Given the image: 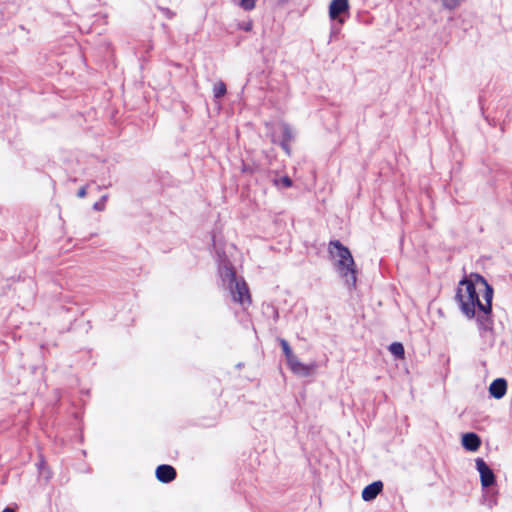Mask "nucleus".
<instances>
[{"mask_svg":"<svg viewBox=\"0 0 512 512\" xmlns=\"http://www.w3.org/2000/svg\"><path fill=\"white\" fill-rule=\"evenodd\" d=\"M86 194H87V190H86V187H85V186H84V187H81V188L78 190V192H77V196H78L79 198H84V197L86 196Z\"/></svg>","mask_w":512,"mask_h":512,"instance_id":"aec40b11","label":"nucleus"},{"mask_svg":"<svg viewBox=\"0 0 512 512\" xmlns=\"http://www.w3.org/2000/svg\"><path fill=\"white\" fill-rule=\"evenodd\" d=\"M348 0H332L329 6V16L332 20H338L339 24L344 23L342 14L348 12Z\"/></svg>","mask_w":512,"mask_h":512,"instance_id":"39448f33","label":"nucleus"},{"mask_svg":"<svg viewBox=\"0 0 512 512\" xmlns=\"http://www.w3.org/2000/svg\"><path fill=\"white\" fill-rule=\"evenodd\" d=\"M108 198V195H103L101 199L94 203L93 209L96 211H103L105 209V202Z\"/></svg>","mask_w":512,"mask_h":512,"instance_id":"f3484780","label":"nucleus"},{"mask_svg":"<svg viewBox=\"0 0 512 512\" xmlns=\"http://www.w3.org/2000/svg\"><path fill=\"white\" fill-rule=\"evenodd\" d=\"M155 474H156L157 480L162 483H170L177 476L175 468L172 467L171 465H167V464L159 465L156 468Z\"/></svg>","mask_w":512,"mask_h":512,"instance_id":"423d86ee","label":"nucleus"},{"mask_svg":"<svg viewBox=\"0 0 512 512\" xmlns=\"http://www.w3.org/2000/svg\"><path fill=\"white\" fill-rule=\"evenodd\" d=\"M2 512H15L13 508L6 507Z\"/></svg>","mask_w":512,"mask_h":512,"instance_id":"412c9836","label":"nucleus"},{"mask_svg":"<svg viewBox=\"0 0 512 512\" xmlns=\"http://www.w3.org/2000/svg\"><path fill=\"white\" fill-rule=\"evenodd\" d=\"M242 170L245 172L248 171V168H246V166L244 165Z\"/></svg>","mask_w":512,"mask_h":512,"instance_id":"5701e85b","label":"nucleus"},{"mask_svg":"<svg viewBox=\"0 0 512 512\" xmlns=\"http://www.w3.org/2000/svg\"><path fill=\"white\" fill-rule=\"evenodd\" d=\"M290 369L301 376H309L312 372V366H308L299 361L294 355L287 360Z\"/></svg>","mask_w":512,"mask_h":512,"instance_id":"1a4fd4ad","label":"nucleus"},{"mask_svg":"<svg viewBox=\"0 0 512 512\" xmlns=\"http://www.w3.org/2000/svg\"><path fill=\"white\" fill-rule=\"evenodd\" d=\"M242 170L245 172L248 171V168H246V166L244 165Z\"/></svg>","mask_w":512,"mask_h":512,"instance_id":"b1692460","label":"nucleus"},{"mask_svg":"<svg viewBox=\"0 0 512 512\" xmlns=\"http://www.w3.org/2000/svg\"><path fill=\"white\" fill-rule=\"evenodd\" d=\"M244 29L247 30V31L250 30L251 29V24L245 25Z\"/></svg>","mask_w":512,"mask_h":512,"instance_id":"4be33fe9","label":"nucleus"},{"mask_svg":"<svg viewBox=\"0 0 512 512\" xmlns=\"http://www.w3.org/2000/svg\"><path fill=\"white\" fill-rule=\"evenodd\" d=\"M390 352L396 356L397 358H403L404 357V347L399 342H394L389 347Z\"/></svg>","mask_w":512,"mask_h":512,"instance_id":"f8f14e48","label":"nucleus"},{"mask_svg":"<svg viewBox=\"0 0 512 512\" xmlns=\"http://www.w3.org/2000/svg\"><path fill=\"white\" fill-rule=\"evenodd\" d=\"M329 252L331 255L338 258L337 269L345 278L347 285L355 287L357 280L356 269L350 250L339 240H333L329 243Z\"/></svg>","mask_w":512,"mask_h":512,"instance_id":"7ed1b4c3","label":"nucleus"},{"mask_svg":"<svg viewBox=\"0 0 512 512\" xmlns=\"http://www.w3.org/2000/svg\"><path fill=\"white\" fill-rule=\"evenodd\" d=\"M289 143H290V142H286V141H281V143H280L281 147L283 148V150H284L287 154H290V146H289Z\"/></svg>","mask_w":512,"mask_h":512,"instance_id":"6ab92c4d","label":"nucleus"},{"mask_svg":"<svg viewBox=\"0 0 512 512\" xmlns=\"http://www.w3.org/2000/svg\"><path fill=\"white\" fill-rule=\"evenodd\" d=\"M433 1L437 4H439L442 7V9H444V10L454 11L466 0H433Z\"/></svg>","mask_w":512,"mask_h":512,"instance_id":"9b49d317","label":"nucleus"},{"mask_svg":"<svg viewBox=\"0 0 512 512\" xmlns=\"http://www.w3.org/2000/svg\"><path fill=\"white\" fill-rule=\"evenodd\" d=\"M481 444L479 436L473 432L466 433L462 436V445L468 451H476Z\"/></svg>","mask_w":512,"mask_h":512,"instance_id":"9d476101","label":"nucleus"},{"mask_svg":"<svg viewBox=\"0 0 512 512\" xmlns=\"http://www.w3.org/2000/svg\"><path fill=\"white\" fill-rule=\"evenodd\" d=\"M256 0H240V5L244 10H252L255 7Z\"/></svg>","mask_w":512,"mask_h":512,"instance_id":"a211bd4d","label":"nucleus"},{"mask_svg":"<svg viewBox=\"0 0 512 512\" xmlns=\"http://www.w3.org/2000/svg\"><path fill=\"white\" fill-rule=\"evenodd\" d=\"M274 184L276 186H282V187H285V188H289L292 186V180L290 177L288 176H283L279 179H275L274 180Z\"/></svg>","mask_w":512,"mask_h":512,"instance_id":"dca6fc26","label":"nucleus"},{"mask_svg":"<svg viewBox=\"0 0 512 512\" xmlns=\"http://www.w3.org/2000/svg\"><path fill=\"white\" fill-rule=\"evenodd\" d=\"M462 313L469 319L476 317L480 330L490 331L493 327V288L484 277L476 275V282L464 278L459 282L455 296Z\"/></svg>","mask_w":512,"mask_h":512,"instance_id":"f257e3e1","label":"nucleus"},{"mask_svg":"<svg viewBox=\"0 0 512 512\" xmlns=\"http://www.w3.org/2000/svg\"><path fill=\"white\" fill-rule=\"evenodd\" d=\"M293 138H294V134H293L291 127L288 124L284 123L282 125V140L281 141L291 142L293 140Z\"/></svg>","mask_w":512,"mask_h":512,"instance_id":"4468645a","label":"nucleus"},{"mask_svg":"<svg viewBox=\"0 0 512 512\" xmlns=\"http://www.w3.org/2000/svg\"><path fill=\"white\" fill-rule=\"evenodd\" d=\"M222 285L229 290L233 301L244 305L250 303L249 289L242 278H237L236 272L230 263H223L219 268Z\"/></svg>","mask_w":512,"mask_h":512,"instance_id":"f03ea898","label":"nucleus"},{"mask_svg":"<svg viewBox=\"0 0 512 512\" xmlns=\"http://www.w3.org/2000/svg\"><path fill=\"white\" fill-rule=\"evenodd\" d=\"M166 12H167L168 14H170L169 9H166ZM171 16H172V15H169V17H171Z\"/></svg>","mask_w":512,"mask_h":512,"instance_id":"393cba45","label":"nucleus"},{"mask_svg":"<svg viewBox=\"0 0 512 512\" xmlns=\"http://www.w3.org/2000/svg\"><path fill=\"white\" fill-rule=\"evenodd\" d=\"M507 392V382L504 378H497L489 386V393L495 399H501Z\"/></svg>","mask_w":512,"mask_h":512,"instance_id":"0eeeda50","label":"nucleus"},{"mask_svg":"<svg viewBox=\"0 0 512 512\" xmlns=\"http://www.w3.org/2000/svg\"><path fill=\"white\" fill-rule=\"evenodd\" d=\"M383 490V483L381 481H374L367 485L362 491V498L364 501L374 500Z\"/></svg>","mask_w":512,"mask_h":512,"instance_id":"6e6552de","label":"nucleus"},{"mask_svg":"<svg viewBox=\"0 0 512 512\" xmlns=\"http://www.w3.org/2000/svg\"><path fill=\"white\" fill-rule=\"evenodd\" d=\"M476 468L480 474V480L483 487H490L495 483V475L492 469L482 458L476 459Z\"/></svg>","mask_w":512,"mask_h":512,"instance_id":"20e7f679","label":"nucleus"},{"mask_svg":"<svg viewBox=\"0 0 512 512\" xmlns=\"http://www.w3.org/2000/svg\"><path fill=\"white\" fill-rule=\"evenodd\" d=\"M226 91V85L222 81L217 82L213 87V94L217 99L223 97L226 94Z\"/></svg>","mask_w":512,"mask_h":512,"instance_id":"ddd939ff","label":"nucleus"},{"mask_svg":"<svg viewBox=\"0 0 512 512\" xmlns=\"http://www.w3.org/2000/svg\"><path fill=\"white\" fill-rule=\"evenodd\" d=\"M280 345L282 347L283 353L286 357V360L294 356L292 349L289 345V343L285 339H280Z\"/></svg>","mask_w":512,"mask_h":512,"instance_id":"2eb2a0df","label":"nucleus"}]
</instances>
